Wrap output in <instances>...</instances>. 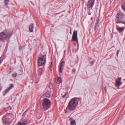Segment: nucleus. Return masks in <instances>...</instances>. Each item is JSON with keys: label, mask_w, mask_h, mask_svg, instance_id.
<instances>
[{"label": "nucleus", "mask_w": 125, "mask_h": 125, "mask_svg": "<svg viewBox=\"0 0 125 125\" xmlns=\"http://www.w3.org/2000/svg\"><path fill=\"white\" fill-rule=\"evenodd\" d=\"M61 82V80L60 77H58L57 79L55 81V83L58 84L60 83Z\"/></svg>", "instance_id": "2eb2a0df"}, {"label": "nucleus", "mask_w": 125, "mask_h": 125, "mask_svg": "<svg viewBox=\"0 0 125 125\" xmlns=\"http://www.w3.org/2000/svg\"><path fill=\"white\" fill-rule=\"evenodd\" d=\"M121 6L123 10L125 11V3L122 4Z\"/></svg>", "instance_id": "f3484780"}, {"label": "nucleus", "mask_w": 125, "mask_h": 125, "mask_svg": "<svg viewBox=\"0 0 125 125\" xmlns=\"http://www.w3.org/2000/svg\"><path fill=\"white\" fill-rule=\"evenodd\" d=\"M65 50H64V53H65Z\"/></svg>", "instance_id": "c85d7f7f"}, {"label": "nucleus", "mask_w": 125, "mask_h": 125, "mask_svg": "<svg viewBox=\"0 0 125 125\" xmlns=\"http://www.w3.org/2000/svg\"><path fill=\"white\" fill-rule=\"evenodd\" d=\"M13 86H10L7 89H6L3 91V95H5L6 94L9 92L10 90L12 88Z\"/></svg>", "instance_id": "f8f14e48"}, {"label": "nucleus", "mask_w": 125, "mask_h": 125, "mask_svg": "<svg viewBox=\"0 0 125 125\" xmlns=\"http://www.w3.org/2000/svg\"><path fill=\"white\" fill-rule=\"evenodd\" d=\"M17 73H16L15 74H13L12 75V76L13 77H15L16 76Z\"/></svg>", "instance_id": "6ab92c4d"}, {"label": "nucleus", "mask_w": 125, "mask_h": 125, "mask_svg": "<svg viewBox=\"0 0 125 125\" xmlns=\"http://www.w3.org/2000/svg\"><path fill=\"white\" fill-rule=\"evenodd\" d=\"M34 26V25L32 23H31V25H30L29 27V29L30 32H32L33 31Z\"/></svg>", "instance_id": "4468645a"}, {"label": "nucleus", "mask_w": 125, "mask_h": 125, "mask_svg": "<svg viewBox=\"0 0 125 125\" xmlns=\"http://www.w3.org/2000/svg\"><path fill=\"white\" fill-rule=\"evenodd\" d=\"M9 1V0H5L4 1V3L5 4H7Z\"/></svg>", "instance_id": "a211bd4d"}, {"label": "nucleus", "mask_w": 125, "mask_h": 125, "mask_svg": "<svg viewBox=\"0 0 125 125\" xmlns=\"http://www.w3.org/2000/svg\"><path fill=\"white\" fill-rule=\"evenodd\" d=\"M70 121L71 125H76V123L75 120L72 118H70Z\"/></svg>", "instance_id": "ddd939ff"}, {"label": "nucleus", "mask_w": 125, "mask_h": 125, "mask_svg": "<svg viewBox=\"0 0 125 125\" xmlns=\"http://www.w3.org/2000/svg\"><path fill=\"white\" fill-rule=\"evenodd\" d=\"M52 62H51V65L49 67V69H50L52 67Z\"/></svg>", "instance_id": "aec40b11"}, {"label": "nucleus", "mask_w": 125, "mask_h": 125, "mask_svg": "<svg viewBox=\"0 0 125 125\" xmlns=\"http://www.w3.org/2000/svg\"><path fill=\"white\" fill-rule=\"evenodd\" d=\"M12 34L10 32H7L6 30H4L0 34V39L2 41L4 42Z\"/></svg>", "instance_id": "f03ea898"}, {"label": "nucleus", "mask_w": 125, "mask_h": 125, "mask_svg": "<svg viewBox=\"0 0 125 125\" xmlns=\"http://www.w3.org/2000/svg\"><path fill=\"white\" fill-rule=\"evenodd\" d=\"M46 58L44 56L39 59L38 61V66H40L44 64L46 62Z\"/></svg>", "instance_id": "39448f33"}, {"label": "nucleus", "mask_w": 125, "mask_h": 125, "mask_svg": "<svg viewBox=\"0 0 125 125\" xmlns=\"http://www.w3.org/2000/svg\"><path fill=\"white\" fill-rule=\"evenodd\" d=\"M105 90H106V87H105Z\"/></svg>", "instance_id": "c756f323"}, {"label": "nucleus", "mask_w": 125, "mask_h": 125, "mask_svg": "<svg viewBox=\"0 0 125 125\" xmlns=\"http://www.w3.org/2000/svg\"><path fill=\"white\" fill-rule=\"evenodd\" d=\"M79 98H75L71 99L69 102L68 105L69 109L70 110H75L78 104V99Z\"/></svg>", "instance_id": "f257e3e1"}, {"label": "nucleus", "mask_w": 125, "mask_h": 125, "mask_svg": "<svg viewBox=\"0 0 125 125\" xmlns=\"http://www.w3.org/2000/svg\"><path fill=\"white\" fill-rule=\"evenodd\" d=\"M51 96L50 92V91L47 92L42 96V98H44L45 96L47 97H50Z\"/></svg>", "instance_id": "9b49d317"}, {"label": "nucleus", "mask_w": 125, "mask_h": 125, "mask_svg": "<svg viewBox=\"0 0 125 125\" xmlns=\"http://www.w3.org/2000/svg\"><path fill=\"white\" fill-rule=\"evenodd\" d=\"M1 90V88L0 87V91Z\"/></svg>", "instance_id": "cd10ccee"}, {"label": "nucleus", "mask_w": 125, "mask_h": 125, "mask_svg": "<svg viewBox=\"0 0 125 125\" xmlns=\"http://www.w3.org/2000/svg\"><path fill=\"white\" fill-rule=\"evenodd\" d=\"M75 71V70L74 69H72V71L73 72H74Z\"/></svg>", "instance_id": "4be33fe9"}, {"label": "nucleus", "mask_w": 125, "mask_h": 125, "mask_svg": "<svg viewBox=\"0 0 125 125\" xmlns=\"http://www.w3.org/2000/svg\"><path fill=\"white\" fill-rule=\"evenodd\" d=\"M22 48V47H20L19 48V50H21V49Z\"/></svg>", "instance_id": "393cba45"}, {"label": "nucleus", "mask_w": 125, "mask_h": 125, "mask_svg": "<svg viewBox=\"0 0 125 125\" xmlns=\"http://www.w3.org/2000/svg\"><path fill=\"white\" fill-rule=\"evenodd\" d=\"M68 94V92H67L63 96V97L64 98L65 97V96H66L67 94Z\"/></svg>", "instance_id": "412c9836"}, {"label": "nucleus", "mask_w": 125, "mask_h": 125, "mask_svg": "<svg viewBox=\"0 0 125 125\" xmlns=\"http://www.w3.org/2000/svg\"><path fill=\"white\" fill-rule=\"evenodd\" d=\"M72 40L73 41L77 40V31H74L73 33L72 39Z\"/></svg>", "instance_id": "423d86ee"}, {"label": "nucleus", "mask_w": 125, "mask_h": 125, "mask_svg": "<svg viewBox=\"0 0 125 125\" xmlns=\"http://www.w3.org/2000/svg\"><path fill=\"white\" fill-rule=\"evenodd\" d=\"M50 101L49 99L46 98L44 99L42 103L43 108L46 110L48 109L50 106Z\"/></svg>", "instance_id": "20e7f679"}, {"label": "nucleus", "mask_w": 125, "mask_h": 125, "mask_svg": "<svg viewBox=\"0 0 125 125\" xmlns=\"http://www.w3.org/2000/svg\"><path fill=\"white\" fill-rule=\"evenodd\" d=\"M119 50H118L117 52V56H118V53H119Z\"/></svg>", "instance_id": "5701e85b"}, {"label": "nucleus", "mask_w": 125, "mask_h": 125, "mask_svg": "<svg viewBox=\"0 0 125 125\" xmlns=\"http://www.w3.org/2000/svg\"><path fill=\"white\" fill-rule=\"evenodd\" d=\"M27 121L26 120H21L20 122H19L17 125H26L28 124Z\"/></svg>", "instance_id": "6e6552de"}, {"label": "nucleus", "mask_w": 125, "mask_h": 125, "mask_svg": "<svg viewBox=\"0 0 125 125\" xmlns=\"http://www.w3.org/2000/svg\"><path fill=\"white\" fill-rule=\"evenodd\" d=\"M98 21L97 23H96V25L97 24H98Z\"/></svg>", "instance_id": "bb28decb"}, {"label": "nucleus", "mask_w": 125, "mask_h": 125, "mask_svg": "<svg viewBox=\"0 0 125 125\" xmlns=\"http://www.w3.org/2000/svg\"><path fill=\"white\" fill-rule=\"evenodd\" d=\"M91 14V13H89V14H89V15H90Z\"/></svg>", "instance_id": "a878e982"}, {"label": "nucleus", "mask_w": 125, "mask_h": 125, "mask_svg": "<svg viewBox=\"0 0 125 125\" xmlns=\"http://www.w3.org/2000/svg\"><path fill=\"white\" fill-rule=\"evenodd\" d=\"M11 86H13V85L12 84H11Z\"/></svg>", "instance_id": "7c9ffc66"}, {"label": "nucleus", "mask_w": 125, "mask_h": 125, "mask_svg": "<svg viewBox=\"0 0 125 125\" xmlns=\"http://www.w3.org/2000/svg\"><path fill=\"white\" fill-rule=\"evenodd\" d=\"M27 111V110H26V111H25L24 112V113H23V115H25L26 114V112Z\"/></svg>", "instance_id": "b1692460"}, {"label": "nucleus", "mask_w": 125, "mask_h": 125, "mask_svg": "<svg viewBox=\"0 0 125 125\" xmlns=\"http://www.w3.org/2000/svg\"><path fill=\"white\" fill-rule=\"evenodd\" d=\"M65 62L62 61L60 64V65L59 68V72L60 73H62L63 70L62 67L64 65Z\"/></svg>", "instance_id": "1a4fd4ad"}, {"label": "nucleus", "mask_w": 125, "mask_h": 125, "mask_svg": "<svg viewBox=\"0 0 125 125\" xmlns=\"http://www.w3.org/2000/svg\"><path fill=\"white\" fill-rule=\"evenodd\" d=\"M116 17L118 20L116 22L118 23H123L125 24V22L123 20H121L125 18V15L124 14L121 12H118L116 16Z\"/></svg>", "instance_id": "7ed1b4c3"}, {"label": "nucleus", "mask_w": 125, "mask_h": 125, "mask_svg": "<svg viewBox=\"0 0 125 125\" xmlns=\"http://www.w3.org/2000/svg\"><path fill=\"white\" fill-rule=\"evenodd\" d=\"M116 29L119 32H121L124 31V28L123 27H119L117 28Z\"/></svg>", "instance_id": "dca6fc26"}, {"label": "nucleus", "mask_w": 125, "mask_h": 125, "mask_svg": "<svg viewBox=\"0 0 125 125\" xmlns=\"http://www.w3.org/2000/svg\"><path fill=\"white\" fill-rule=\"evenodd\" d=\"M121 78L119 77L116 80V86H119L122 84L121 82Z\"/></svg>", "instance_id": "9d476101"}, {"label": "nucleus", "mask_w": 125, "mask_h": 125, "mask_svg": "<svg viewBox=\"0 0 125 125\" xmlns=\"http://www.w3.org/2000/svg\"><path fill=\"white\" fill-rule=\"evenodd\" d=\"M94 4V0H90L88 2L87 7L89 8L92 9Z\"/></svg>", "instance_id": "0eeeda50"}]
</instances>
